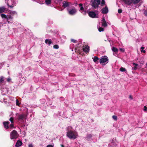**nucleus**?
<instances>
[{
    "instance_id": "obj_1",
    "label": "nucleus",
    "mask_w": 147,
    "mask_h": 147,
    "mask_svg": "<svg viewBox=\"0 0 147 147\" xmlns=\"http://www.w3.org/2000/svg\"><path fill=\"white\" fill-rule=\"evenodd\" d=\"M67 136L71 139H74L77 138L78 135L76 132L70 131L67 132Z\"/></svg>"
},
{
    "instance_id": "obj_2",
    "label": "nucleus",
    "mask_w": 147,
    "mask_h": 147,
    "mask_svg": "<svg viewBox=\"0 0 147 147\" xmlns=\"http://www.w3.org/2000/svg\"><path fill=\"white\" fill-rule=\"evenodd\" d=\"M90 3L92 8L96 9L98 7L99 5L100 4V0H91Z\"/></svg>"
},
{
    "instance_id": "obj_3",
    "label": "nucleus",
    "mask_w": 147,
    "mask_h": 147,
    "mask_svg": "<svg viewBox=\"0 0 147 147\" xmlns=\"http://www.w3.org/2000/svg\"><path fill=\"white\" fill-rule=\"evenodd\" d=\"M19 134L16 131L13 130L10 133V138L11 139H16L18 136Z\"/></svg>"
},
{
    "instance_id": "obj_4",
    "label": "nucleus",
    "mask_w": 147,
    "mask_h": 147,
    "mask_svg": "<svg viewBox=\"0 0 147 147\" xmlns=\"http://www.w3.org/2000/svg\"><path fill=\"white\" fill-rule=\"evenodd\" d=\"M1 16L2 18H5L6 19L7 22H8V23H9V22L8 21L9 19H11L12 20L13 18V17L10 15H6L5 14H1Z\"/></svg>"
},
{
    "instance_id": "obj_5",
    "label": "nucleus",
    "mask_w": 147,
    "mask_h": 147,
    "mask_svg": "<svg viewBox=\"0 0 147 147\" xmlns=\"http://www.w3.org/2000/svg\"><path fill=\"white\" fill-rule=\"evenodd\" d=\"M82 47L83 51L86 53L87 54L89 52L90 47L88 45H85V46H83Z\"/></svg>"
},
{
    "instance_id": "obj_6",
    "label": "nucleus",
    "mask_w": 147,
    "mask_h": 147,
    "mask_svg": "<svg viewBox=\"0 0 147 147\" xmlns=\"http://www.w3.org/2000/svg\"><path fill=\"white\" fill-rule=\"evenodd\" d=\"M26 117L25 114H20L19 115L18 118V120L19 121H20L22 122H24L23 119L25 118Z\"/></svg>"
},
{
    "instance_id": "obj_7",
    "label": "nucleus",
    "mask_w": 147,
    "mask_h": 147,
    "mask_svg": "<svg viewBox=\"0 0 147 147\" xmlns=\"http://www.w3.org/2000/svg\"><path fill=\"white\" fill-rule=\"evenodd\" d=\"M109 59L107 56H105L104 57L101 59L100 60V63H105L108 61Z\"/></svg>"
},
{
    "instance_id": "obj_8",
    "label": "nucleus",
    "mask_w": 147,
    "mask_h": 147,
    "mask_svg": "<svg viewBox=\"0 0 147 147\" xmlns=\"http://www.w3.org/2000/svg\"><path fill=\"white\" fill-rule=\"evenodd\" d=\"M89 16L92 18H95L96 17V13L93 11H90L88 13Z\"/></svg>"
},
{
    "instance_id": "obj_9",
    "label": "nucleus",
    "mask_w": 147,
    "mask_h": 147,
    "mask_svg": "<svg viewBox=\"0 0 147 147\" xmlns=\"http://www.w3.org/2000/svg\"><path fill=\"white\" fill-rule=\"evenodd\" d=\"M69 13L70 15H74L76 12V10L75 8L68 10Z\"/></svg>"
},
{
    "instance_id": "obj_10",
    "label": "nucleus",
    "mask_w": 147,
    "mask_h": 147,
    "mask_svg": "<svg viewBox=\"0 0 147 147\" xmlns=\"http://www.w3.org/2000/svg\"><path fill=\"white\" fill-rule=\"evenodd\" d=\"M101 11L102 13H103L106 14L108 12V9L107 6H106L104 8H103L101 10Z\"/></svg>"
},
{
    "instance_id": "obj_11",
    "label": "nucleus",
    "mask_w": 147,
    "mask_h": 147,
    "mask_svg": "<svg viewBox=\"0 0 147 147\" xmlns=\"http://www.w3.org/2000/svg\"><path fill=\"white\" fill-rule=\"evenodd\" d=\"M124 3L127 5H130L132 4V0H122Z\"/></svg>"
},
{
    "instance_id": "obj_12",
    "label": "nucleus",
    "mask_w": 147,
    "mask_h": 147,
    "mask_svg": "<svg viewBox=\"0 0 147 147\" xmlns=\"http://www.w3.org/2000/svg\"><path fill=\"white\" fill-rule=\"evenodd\" d=\"M9 122L8 121H6L5 122H4L3 123V125H4V127L6 129H7L9 128V126L8 125L9 124Z\"/></svg>"
},
{
    "instance_id": "obj_13",
    "label": "nucleus",
    "mask_w": 147,
    "mask_h": 147,
    "mask_svg": "<svg viewBox=\"0 0 147 147\" xmlns=\"http://www.w3.org/2000/svg\"><path fill=\"white\" fill-rule=\"evenodd\" d=\"M102 26L104 27H106L107 26V24L105 18H104L102 20Z\"/></svg>"
},
{
    "instance_id": "obj_14",
    "label": "nucleus",
    "mask_w": 147,
    "mask_h": 147,
    "mask_svg": "<svg viewBox=\"0 0 147 147\" xmlns=\"http://www.w3.org/2000/svg\"><path fill=\"white\" fill-rule=\"evenodd\" d=\"M70 3L68 2H67L65 1L63 3V7L64 8H65L68 7Z\"/></svg>"
},
{
    "instance_id": "obj_15",
    "label": "nucleus",
    "mask_w": 147,
    "mask_h": 147,
    "mask_svg": "<svg viewBox=\"0 0 147 147\" xmlns=\"http://www.w3.org/2000/svg\"><path fill=\"white\" fill-rule=\"evenodd\" d=\"M22 144V143L21 141H20L19 140H18L16 143L15 146L16 147H18L21 146Z\"/></svg>"
},
{
    "instance_id": "obj_16",
    "label": "nucleus",
    "mask_w": 147,
    "mask_h": 147,
    "mask_svg": "<svg viewBox=\"0 0 147 147\" xmlns=\"http://www.w3.org/2000/svg\"><path fill=\"white\" fill-rule=\"evenodd\" d=\"M45 42L46 44L48 43L49 45H50L52 43L51 39H46L45 41Z\"/></svg>"
},
{
    "instance_id": "obj_17",
    "label": "nucleus",
    "mask_w": 147,
    "mask_h": 147,
    "mask_svg": "<svg viewBox=\"0 0 147 147\" xmlns=\"http://www.w3.org/2000/svg\"><path fill=\"white\" fill-rule=\"evenodd\" d=\"M112 50L113 52L115 53H117L118 51V49L114 47H113L112 48Z\"/></svg>"
},
{
    "instance_id": "obj_18",
    "label": "nucleus",
    "mask_w": 147,
    "mask_h": 147,
    "mask_svg": "<svg viewBox=\"0 0 147 147\" xmlns=\"http://www.w3.org/2000/svg\"><path fill=\"white\" fill-rule=\"evenodd\" d=\"M140 0H132V4H136L140 2Z\"/></svg>"
},
{
    "instance_id": "obj_19",
    "label": "nucleus",
    "mask_w": 147,
    "mask_h": 147,
    "mask_svg": "<svg viewBox=\"0 0 147 147\" xmlns=\"http://www.w3.org/2000/svg\"><path fill=\"white\" fill-rule=\"evenodd\" d=\"M5 10V8L4 7H0V13L3 12Z\"/></svg>"
},
{
    "instance_id": "obj_20",
    "label": "nucleus",
    "mask_w": 147,
    "mask_h": 147,
    "mask_svg": "<svg viewBox=\"0 0 147 147\" xmlns=\"http://www.w3.org/2000/svg\"><path fill=\"white\" fill-rule=\"evenodd\" d=\"M119 70H120V71H121V72H125L126 73L127 72V71H126V69L124 67H121L120 68Z\"/></svg>"
},
{
    "instance_id": "obj_21",
    "label": "nucleus",
    "mask_w": 147,
    "mask_h": 147,
    "mask_svg": "<svg viewBox=\"0 0 147 147\" xmlns=\"http://www.w3.org/2000/svg\"><path fill=\"white\" fill-rule=\"evenodd\" d=\"M132 64L133 65H135V66L133 67V69L135 70H136L137 68V67L138 66V64L134 63H133Z\"/></svg>"
},
{
    "instance_id": "obj_22",
    "label": "nucleus",
    "mask_w": 147,
    "mask_h": 147,
    "mask_svg": "<svg viewBox=\"0 0 147 147\" xmlns=\"http://www.w3.org/2000/svg\"><path fill=\"white\" fill-rule=\"evenodd\" d=\"M45 3L47 5L50 4L51 3V0H45Z\"/></svg>"
},
{
    "instance_id": "obj_23",
    "label": "nucleus",
    "mask_w": 147,
    "mask_h": 147,
    "mask_svg": "<svg viewBox=\"0 0 147 147\" xmlns=\"http://www.w3.org/2000/svg\"><path fill=\"white\" fill-rule=\"evenodd\" d=\"M79 6L80 7V10L82 11H84V8L82 6V3H80L79 4Z\"/></svg>"
},
{
    "instance_id": "obj_24",
    "label": "nucleus",
    "mask_w": 147,
    "mask_h": 147,
    "mask_svg": "<svg viewBox=\"0 0 147 147\" xmlns=\"http://www.w3.org/2000/svg\"><path fill=\"white\" fill-rule=\"evenodd\" d=\"M93 61L94 62H96V61L99 60L98 58L96 56L94 57L93 58Z\"/></svg>"
},
{
    "instance_id": "obj_25",
    "label": "nucleus",
    "mask_w": 147,
    "mask_h": 147,
    "mask_svg": "<svg viewBox=\"0 0 147 147\" xmlns=\"http://www.w3.org/2000/svg\"><path fill=\"white\" fill-rule=\"evenodd\" d=\"M16 13L15 11H10L9 14L13 17V16Z\"/></svg>"
},
{
    "instance_id": "obj_26",
    "label": "nucleus",
    "mask_w": 147,
    "mask_h": 147,
    "mask_svg": "<svg viewBox=\"0 0 147 147\" xmlns=\"http://www.w3.org/2000/svg\"><path fill=\"white\" fill-rule=\"evenodd\" d=\"M82 44L81 42H79V43L76 45V48H80V45Z\"/></svg>"
},
{
    "instance_id": "obj_27",
    "label": "nucleus",
    "mask_w": 147,
    "mask_h": 147,
    "mask_svg": "<svg viewBox=\"0 0 147 147\" xmlns=\"http://www.w3.org/2000/svg\"><path fill=\"white\" fill-rule=\"evenodd\" d=\"M4 78L3 76L0 77V83H2L4 81Z\"/></svg>"
},
{
    "instance_id": "obj_28",
    "label": "nucleus",
    "mask_w": 147,
    "mask_h": 147,
    "mask_svg": "<svg viewBox=\"0 0 147 147\" xmlns=\"http://www.w3.org/2000/svg\"><path fill=\"white\" fill-rule=\"evenodd\" d=\"M13 117H11L10 119H9V120L10 121L11 123H13Z\"/></svg>"
},
{
    "instance_id": "obj_29",
    "label": "nucleus",
    "mask_w": 147,
    "mask_h": 147,
    "mask_svg": "<svg viewBox=\"0 0 147 147\" xmlns=\"http://www.w3.org/2000/svg\"><path fill=\"white\" fill-rule=\"evenodd\" d=\"M105 0H102V1L101 2V6H103L105 4Z\"/></svg>"
},
{
    "instance_id": "obj_30",
    "label": "nucleus",
    "mask_w": 147,
    "mask_h": 147,
    "mask_svg": "<svg viewBox=\"0 0 147 147\" xmlns=\"http://www.w3.org/2000/svg\"><path fill=\"white\" fill-rule=\"evenodd\" d=\"M53 48L54 49H58L59 48V46H58V45H54L53 46Z\"/></svg>"
},
{
    "instance_id": "obj_31",
    "label": "nucleus",
    "mask_w": 147,
    "mask_h": 147,
    "mask_svg": "<svg viewBox=\"0 0 147 147\" xmlns=\"http://www.w3.org/2000/svg\"><path fill=\"white\" fill-rule=\"evenodd\" d=\"M98 30L99 32H101L104 30V29L102 27H100L98 28Z\"/></svg>"
},
{
    "instance_id": "obj_32",
    "label": "nucleus",
    "mask_w": 147,
    "mask_h": 147,
    "mask_svg": "<svg viewBox=\"0 0 147 147\" xmlns=\"http://www.w3.org/2000/svg\"><path fill=\"white\" fill-rule=\"evenodd\" d=\"M75 52H76V53H79L80 54V53H79V49H78V48H75Z\"/></svg>"
},
{
    "instance_id": "obj_33",
    "label": "nucleus",
    "mask_w": 147,
    "mask_h": 147,
    "mask_svg": "<svg viewBox=\"0 0 147 147\" xmlns=\"http://www.w3.org/2000/svg\"><path fill=\"white\" fill-rule=\"evenodd\" d=\"M113 118L115 120L117 121V117L115 115H113L112 116Z\"/></svg>"
},
{
    "instance_id": "obj_34",
    "label": "nucleus",
    "mask_w": 147,
    "mask_h": 147,
    "mask_svg": "<svg viewBox=\"0 0 147 147\" xmlns=\"http://www.w3.org/2000/svg\"><path fill=\"white\" fill-rule=\"evenodd\" d=\"M71 42H73L74 43H76L78 42L77 41L74 39H71Z\"/></svg>"
},
{
    "instance_id": "obj_35",
    "label": "nucleus",
    "mask_w": 147,
    "mask_h": 147,
    "mask_svg": "<svg viewBox=\"0 0 147 147\" xmlns=\"http://www.w3.org/2000/svg\"><path fill=\"white\" fill-rule=\"evenodd\" d=\"M16 105L17 106H19L20 104V103L19 102V100H16Z\"/></svg>"
},
{
    "instance_id": "obj_36",
    "label": "nucleus",
    "mask_w": 147,
    "mask_h": 147,
    "mask_svg": "<svg viewBox=\"0 0 147 147\" xmlns=\"http://www.w3.org/2000/svg\"><path fill=\"white\" fill-rule=\"evenodd\" d=\"M122 12V10L121 9H119L118 10V12L119 13H120Z\"/></svg>"
},
{
    "instance_id": "obj_37",
    "label": "nucleus",
    "mask_w": 147,
    "mask_h": 147,
    "mask_svg": "<svg viewBox=\"0 0 147 147\" xmlns=\"http://www.w3.org/2000/svg\"><path fill=\"white\" fill-rule=\"evenodd\" d=\"M144 13L145 16H147V10H145Z\"/></svg>"
},
{
    "instance_id": "obj_38",
    "label": "nucleus",
    "mask_w": 147,
    "mask_h": 147,
    "mask_svg": "<svg viewBox=\"0 0 147 147\" xmlns=\"http://www.w3.org/2000/svg\"><path fill=\"white\" fill-rule=\"evenodd\" d=\"M120 51L122 52H124L125 51V50L123 48H120L119 49Z\"/></svg>"
},
{
    "instance_id": "obj_39",
    "label": "nucleus",
    "mask_w": 147,
    "mask_h": 147,
    "mask_svg": "<svg viewBox=\"0 0 147 147\" xmlns=\"http://www.w3.org/2000/svg\"><path fill=\"white\" fill-rule=\"evenodd\" d=\"M144 111H147V107H146V106H144Z\"/></svg>"
},
{
    "instance_id": "obj_40",
    "label": "nucleus",
    "mask_w": 147,
    "mask_h": 147,
    "mask_svg": "<svg viewBox=\"0 0 147 147\" xmlns=\"http://www.w3.org/2000/svg\"><path fill=\"white\" fill-rule=\"evenodd\" d=\"M92 137V135L90 134H88L87 136V137L88 138H90Z\"/></svg>"
},
{
    "instance_id": "obj_41",
    "label": "nucleus",
    "mask_w": 147,
    "mask_h": 147,
    "mask_svg": "<svg viewBox=\"0 0 147 147\" xmlns=\"http://www.w3.org/2000/svg\"><path fill=\"white\" fill-rule=\"evenodd\" d=\"M129 98H130L131 99V100H132L133 99L132 96L131 95H129Z\"/></svg>"
},
{
    "instance_id": "obj_42",
    "label": "nucleus",
    "mask_w": 147,
    "mask_h": 147,
    "mask_svg": "<svg viewBox=\"0 0 147 147\" xmlns=\"http://www.w3.org/2000/svg\"><path fill=\"white\" fill-rule=\"evenodd\" d=\"M13 123H11V124L10 125V127H14V125H13V124H12Z\"/></svg>"
},
{
    "instance_id": "obj_43",
    "label": "nucleus",
    "mask_w": 147,
    "mask_h": 147,
    "mask_svg": "<svg viewBox=\"0 0 147 147\" xmlns=\"http://www.w3.org/2000/svg\"><path fill=\"white\" fill-rule=\"evenodd\" d=\"M7 81L8 82H9L11 81V79L10 78H8L7 79Z\"/></svg>"
},
{
    "instance_id": "obj_44",
    "label": "nucleus",
    "mask_w": 147,
    "mask_h": 147,
    "mask_svg": "<svg viewBox=\"0 0 147 147\" xmlns=\"http://www.w3.org/2000/svg\"><path fill=\"white\" fill-rule=\"evenodd\" d=\"M46 147H53V146L51 145H48Z\"/></svg>"
},
{
    "instance_id": "obj_45",
    "label": "nucleus",
    "mask_w": 147,
    "mask_h": 147,
    "mask_svg": "<svg viewBox=\"0 0 147 147\" xmlns=\"http://www.w3.org/2000/svg\"><path fill=\"white\" fill-rule=\"evenodd\" d=\"M29 147H33V145L32 144H30L29 145Z\"/></svg>"
},
{
    "instance_id": "obj_46",
    "label": "nucleus",
    "mask_w": 147,
    "mask_h": 147,
    "mask_svg": "<svg viewBox=\"0 0 147 147\" xmlns=\"http://www.w3.org/2000/svg\"><path fill=\"white\" fill-rule=\"evenodd\" d=\"M141 52H143L144 53H145L146 52L145 50H141Z\"/></svg>"
},
{
    "instance_id": "obj_47",
    "label": "nucleus",
    "mask_w": 147,
    "mask_h": 147,
    "mask_svg": "<svg viewBox=\"0 0 147 147\" xmlns=\"http://www.w3.org/2000/svg\"><path fill=\"white\" fill-rule=\"evenodd\" d=\"M8 5L10 7H11V8H12L13 7V5H9L8 4Z\"/></svg>"
},
{
    "instance_id": "obj_48",
    "label": "nucleus",
    "mask_w": 147,
    "mask_h": 147,
    "mask_svg": "<svg viewBox=\"0 0 147 147\" xmlns=\"http://www.w3.org/2000/svg\"><path fill=\"white\" fill-rule=\"evenodd\" d=\"M144 49V47H141V49L142 50H143Z\"/></svg>"
},
{
    "instance_id": "obj_49",
    "label": "nucleus",
    "mask_w": 147,
    "mask_h": 147,
    "mask_svg": "<svg viewBox=\"0 0 147 147\" xmlns=\"http://www.w3.org/2000/svg\"><path fill=\"white\" fill-rule=\"evenodd\" d=\"M61 147H64V146L63 144H61Z\"/></svg>"
},
{
    "instance_id": "obj_50",
    "label": "nucleus",
    "mask_w": 147,
    "mask_h": 147,
    "mask_svg": "<svg viewBox=\"0 0 147 147\" xmlns=\"http://www.w3.org/2000/svg\"><path fill=\"white\" fill-rule=\"evenodd\" d=\"M58 1H62V0H57Z\"/></svg>"
}]
</instances>
